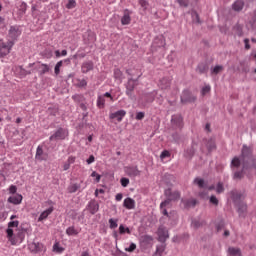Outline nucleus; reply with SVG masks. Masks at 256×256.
I'll return each instance as SVG.
<instances>
[{"label":"nucleus","mask_w":256,"mask_h":256,"mask_svg":"<svg viewBox=\"0 0 256 256\" xmlns=\"http://www.w3.org/2000/svg\"><path fill=\"white\" fill-rule=\"evenodd\" d=\"M20 35H21V31L19 30V28L15 26L10 27L8 37L11 40L4 42L3 39H0V58L7 57V55L11 53V50L13 49V45H15V41L17 37H19Z\"/></svg>","instance_id":"f257e3e1"},{"label":"nucleus","mask_w":256,"mask_h":256,"mask_svg":"<svg viewBox=\"0 0 256 256\" xmlns=\"http://www.w3.org/2000/svg\"><path fill=\"white\" fill-rule=\"evenodd\" d=\"M242 195L239 193L232 194L233 202L238 208V213L240 217H245V213H247V204L241 202Z\"/></svg>","instance_id":"f03ea898"},{"label":"nucleus","mask_w":256,"mask_h":256,"mask_svg":"<svg viewBox=\"0 0 256 256\" xmlns=\"http://www.w3.org/2000/svg\"><path fill=\"white\" fill-rule=\"evenodd\" d=\"M167 197L168 198L160 204V212L165 217H169V212L167 211V209L171 208V201H173V197H176V199H178L179 193H170Z\"/></svg>","instance_id":"7ed1b4c3"},{"label":"nucleus","mask_w":256,"mask_h":256,"mask_svg":"<svg viewBox=\"0 0 256 256\" xmlns=\"http://www.w3.org/2000/svg\"><path fill=\"white\" fill-rule=\"evenodd\" d=\"M106 101H109L110 103H113L114 101L113 96L109 92H106L105 94L98 96L97 107H99V109H105Z\"/></svg>","instance_id":"20e7f679"},{"label":"nucleus","mask_w":256,"mask_h":256,"mask_svg":"<svg viewBox=\"0 0 256 256\" xmlns=\"http://www.w3.org/2000/svg\"><path fill=\"white\" fill-rule=\"evenodd\" d=\"M19 227V221H10L8 223V228L6 230L8 241H10L11 245H15L17 242L13 239V228Z\"/></svg>","instance_id":"39448f33"},{"label":"nucleus","mask_w":256,"mask_h":256,"mask_svg":"<svg viewBox=\"0 0 256 256\" xmlns=\"http://www.w3.org/2000/svg\"><path fill=\"white\" fill-rule=\"evenodd\" d=\"M69 135L66 129L59 128L52 136H50V141H59L65 139Z\"/></svg>","instance_id":"423d86ee"},{"label":"nucleus","mask_w":256,"mask_h":256,"mask_svg":"<svg viewBox=\"0 0 256 256\" xmlns=\"http://www.w3.org/2000/svg\"><path fill=\"white\" fill-rule=\"evenodd\" d=\"M171 81H173L172 77H169V76L164 77V78L160 79V81L158 83V87H160L162 89V91H165L171 87Z\"/></svg>","instance_id":"0eeeda50"},{"label":"nucleus","mask_w":256,"mask_h":256,"mask_svg":"<svg viewBox=\"0 0 256 256\" xmlns=\"http://www.w3.org/2000/svg\"><path fill=\"white\" fill-rule=\"evenodd\" d=\"M196 100H197V97L191 95V92H189V90H185L182 93V96H181L182 103H193Z\"/></svg>","instance_id":"6e6552de"},{"label":"nucleus","mask_w":256,"mask_h":256,"mask_svg":"<svg viewBox=\"0 0 256 256\" xmlns=\"http://www.w3.org/2000/svg\"><path fill=\"white\" fill-rule=\"evenodd\" d=\"M158 237L161 243H165L169 239V230L165 227H160L158 229Z\"/></svg>","instance_id":"1a4fd4ad"},{"label":"nucleus","mask_w":256,"mask_h":256,"mask_svg":"<svg viewBox=\"0 0 256 256\" xmlns=\"http://www.w3.org/2000/svg\"><path fill=\"white\" fill-rule=\"evenodd\" d=\"M48 157H49V155H47V153H44L43 147L38 146L36 149L35 159L37 161H47Z\"/></svg>","instance_id":"9d476101"},{"label":"nucleus","mask_w":256,"mask_h":256,"mask_svg":"<svg viewBox=\"0 0 256 256\" xmlns=\"http://www.w3.org/2000/svg\"><path fill=\"white\" fill-rule=\"evenodd\" d=\"M127 115V112L125 110H119L117 112L111 113L110 114V119H116L119 123L123 121V117Z\"/></svg>","instance_id":"9b49d317"},{"label":"nucleus","mask_w":256,"mask_h":256,"mask_svg":"<svg viewBox=\"0 0 256 256\" xmlns=\"http://www.w3.org/2000/svg\"><path fill=\"white\" fill-rule=\"evenodd\" d=\"M135 85H137V82L134 79L128 80V83L126 85V95L131 97L133 91H135Z\"/></svg>","instance_id":"f8f14e48"},{"label":"nucleus","mask_w":256,"mask_h":256,"mask_svg":"<svg viewBox=\"0 0 256 256\" xmlns=\"http://www.w3.org/2000/svg\"><path fill=\"white\" fill-rule=\"evenodd\" d=\"M29 249H30V251L32 253H39V252L43 251V249H45V246H43L42 243H39V242L35 243V242H33V243H31L29 245Z\"/></svg>","instance_id":"ddd939ff"},{"label":"nucleus","mask_w":256,"mask_h":256,"mask_svg":"<svg viewBox=\"0 0 256 256\" xmlns=\"http://www.w3.org/2000/svg\"><path fill=\"white\" fill-rule=\"evenodd\" d=\"M87 209L91 215H95V213L99 211V203H97L95 200H92L89 202Z\"/></svg>","instance_id":"4468645a"},{"label":"nucleus","mask_w":256,"mask_h":256,"mask_svg":"<svg viewBox=\"0 0 256 256\" xmlns=\"http://www.w3.org/2000/svg\"><path fill=\"white\" fill-rule=\"evenodd\" d=\"M13 239L15 240V244L12 245H19L23 243V241L25 240V230H19L16 234V237L13 236Z\"/></svg>","instance_id":"2eb2a0df"},{"label":"nucleus","mask_w":256,"mask_h":256,"mask_svg":"<svg viewBox=\"0 0 256 256\" xmlns=\"http://www.w3.org/2000/svg\"><path fill=\"white\" fill-rule=\"evenodd\" d=\"M121 23L122 25H129V23H131V11H129V9L124 10Z\"/></svg>","instance_id":"dca6fc26"},{"label":"nucleus","mask_w":256,"mask_h":256,"mask_svg":"<svg viewBox=\"0 0 256 256\" xmlns=\"http://www.w3.org/2000/svg\"><path fill=\"white\" fill-rule=\"evenodd\" d=\"M9 203L13 205H19L23 201V196L21 194H14L8 198Z\"/></svg>","instance_id":"f3484780"},{"label":"nucleus","mask_w":256,"mask_h":256,"mask_svg":"<svg viewBox=\"0 0 256 256\" xmlns=\"http://www.w3.org/2000/svg\"><path fill=\"white\" fill-rule=\"evenodd\" d=\"M53 211H55V208H53V206L49 207L48 209L44 210L39 218L38 221H45V219H47V217H49V215H51V213H53Z\"/></svg>","instance_id":"a211bd4d"},{"label":"nucleus","mask_w":256,"mask_h":256,"mask_svg":"<svg viewBox=\"0 0 256 256\" xmlns=\"http://www.w3.org/2000/svg\"><path fill=\"white\" fill-rule=\"evenodd\" d=\"M93 62L92 61H87L84 62L81 66V71L82 73H89V71H93Z\"/></svg>","instance_id":"6ab92c4d"},{"label":"nucleus","mask_w":256,"mask_h":256,"mask_svg":"<svg viewBox=\"0 0 256 256\" xmlns=\"http://www.w3.org/2000/svg\"><path fill=\"white\" fill-rule=\"evenodd\" d=\"M172 123L176 125V127H183V117H181V115L172 116Z\"/></svg>","instance_id":"aec40b11"},{"label":"nucleus","mask_w":256,"mask_h":256,"mask_svg":"<svg viewBox=\"0 0 256 256\" xmlns=\"http://www.w3.org/2000/svg\"><path fill=\"white\" fill-rule=\"evenodd\" d=\"M86 35L88 37V39H85V35H84V41H86V43H95V41L97 39L95 32L88 31V32H86Z\"/></svg>","instance_id":"412c9836"},{"label":"nucleus","mask_w":256,"mask_h":256,"mask_svg":"<svg viewBox=\"0 0 256 256\" xmlns=\"http://www.w3.org/2000/svg\"><path fill=\"white\" fill-rule=\"evenodd\" d=\"M243 7H245V2H243V0H237L232 5V8L234 9V11H242Z\"/></svg>","instance_id":"4be33fe9"},{"label":"nucleus","mask_w":256,"mask_h":256,"mask_svg":"<svg viewBox=\"0 0 256 256\" xmlns=\"http://www.w3.org/2000/svg\"><path fill=\"white\" fill-rule=\"evenodd\" d=\"M153 45L154 47H165V38L163 36L155 38Z\"/></svg>","instance_id":"5701e85b"},{"label":"nucleus","mask_w":256,"mask_h":256,"mask_svg":"<svg viewBox=\"0 0 256 256\" xmlns=\"http://www.w3.org/2000/svg\"><path fill=\"white\" fill-rule=\"evenodd\" d=\"M124 207H126V209H135V200L131 199V198H126L124 200Z\"/></svg>","instance_id":"b1692460"},{"label":"nucleus","mask_w":256,"mask_h":256,"mask_svg":"<svg viewBox=\"0 0 256 256\" xmlns=\"http://www.w3.org/2000/svg\"><path fill=\"white\" fill-rule=\"evenodd\" d=\"M126 173L130 176V177H137V175H139V169H137V167H129L126 169Z\"/></svg>","instance_id":"393cba45"},{"label":"nucleus","mask_w":256,"mask_h":256,"mask_svg":"<svg viewBox=\"0 0 256 256\" xmlns=\"http://www.w3.org/2000/svg\"><path fill=\"white\" fill-rule=\"evenodd\" d=\"M182 202L184 203V207H186V209H191L192 207H195V205H197L196 199L184 200Z\"/></svg>","instance_id":"a878e982"},{"label":"nucleus","mask_w":256,"mask_h":256,"mask_svg":"<svg viewBox=\"0 0 256 256\" xmlns=\"http://www.w3.org/2000/svg\"><path fill=\"white\" fill-rule=\"evenodd\" d=\"M191 225H192L193 229H199V227H203V225H205V221L199 220V219H194V220H192Z\"/></svg>","instance_id":"bb28decb"},{"label":"nucleus","mask_w":256,"mask_h":256,"mask_svg":"<svg viewBox=\"0 0 256 256\" xmlns=\"http://www.w3.org/2000/svg\"><path fill=\"white\" fill-rule=\"evenodd\" d=\"M228 253L229 255H232V256H241V249L230 247L228 248Z\"/></svg>","instance_id":"cd10ccee"},{"label":"nucleus","mask_w":256,"mask_h":256,"mask_svg":"<svg viewBox=\"0 0 256 256\" xmlns=\"http://www.w3.org/2000/svg\"><path fill=\"white\" fill-rule=\"evenodd\" d=\"M66 235H79V230L75 229V226H70L66 229Z\"/></svg>","instance_id":"c85d7f7f"},{"label":"nucleus","mask_w":256,"mask_h":256,"mask_svg":"<svg viewBox=\"0 0 256 256\" xmlns=\"http://www.w3.org/2000/svg\"><path fill=\"white\" fill-rule=\"evenodd\" d=\"M38 69L40 71V75H45V73H49L50 71L49 65L47 64H40Z\"/></svg>","instance_id":"c756f323"},{"label":"nucleus","mask_w":256,"mask_h":256,"mask_svg":"<svg viewBox=\"0 0 256 256\" xmlns=\"http://www.w3.org/2000/svg\"><path fill=\"white\" fill-rule=\"evenodd\" d=\"M194 185H197V187H199L200 189H203L205 188V185H206L205 180L202 178H196L194 180Z\"/></svg>","instance_id":"7c9ffc66"},{"label":"nucleus","mask_w":256,"mask_h":256,"mask_svg":"<svg viewBox=\"0 0 256 256\" xmlns=\"http://www.w3.org/2000/svg\"><path fill=\"white\" fill-rule=\"evenodd\" d=\"M119 233L120 235H125V233L131 235V230L129 229V227H125L123 224H121L119 226Z\"/></svg>","instance_id":"2f4dec72"},{"label":"nucleus","mask_w":256,"mask_h":256,"mask_svg":"<svg viewBox=\"0 0 256 256\" xmlns=\"http://www.w3.org/2000/svg\"><path fill=\"white\" fill-rule=\"evenodd\" d=\"M63 67V61H59L57 62V64L55 65V68H54V73L55 75H59L61 73V68Z\"/></svg>","instance_id":"473e14b6"},{"label":"nucleus","mask_w":256,"mask_h":256,"mask_svg":"<svg viewBox=\"0 0 256 256\" xmlns=\"http://www.w3.org/2000/svg\"><path fill=\"white\" fill-rule=\"evenodd\" d=\"M17 71L18 73H20V77H25V75H31V71H27L23 67H18Z\"/></svg>","instance_id":"72a5a7b5"},{"label":"nucleus","mask_w":256,"mask_h":256,"mask_svg":"<svg viewBox=\"0 0 256 256\" xmlns=\"http://www.w3.org/2000/svg\"><path fill=\"white\" fill-rule=\"evenodd\" d=\"M114 77L118 79L119 81H123V72H121L119 69L114 70Z\"/></svg>","instance_id":"f704fd0d"},{"label":"nucleus","mask_w":256,"mask_h":256,"mask_svg":"<svg viewBox=\"0 0 256 256\" xmlns=\"http://www.w3.org/2000/svg\"><path fill=\"white\" fill-rule=\"evenodd\" d=\"M75 7H77V1L68 0V3L66 4V9H75Z\"/></svg>","instance_id":"c9c22d12"},{"label":"nucleus","mask_w":256,"mask_h":256,"mask_svg":"<svg viewBox=\"0 0 256 256\" xmlns=\"http://www.w3.org/2000/svg\"><path fill=\"white\" fill-rule=\"evenodd\" d=\"M221 71H223V66L217 65L212 69V74L218 75V73H221Z\"/></svg>","instance_id":"e433bc0d"},{"label":"nucleus","mask_w":256,"mask_h":256,"mask_svg":"<svg viewBox=\"0 0 256 256\" xmlns=\"http://www.w3.org/2000/svg\"><path fill=\"white\" fill-rule=\"evenodd\" d=\"M207 149L208 151H213L215 149V140L210 139L207 143Z\"/></svg>","instance_id":"4c0bfd02"},{"label":"nucleus","mask_w":256,"mask_h":256,"mask_svg":"<svg viewBox=\"0 0 256 256\" xmlns=\"http://www.w3.org/2000/svg\"><path fill=\"white\" fill-rule=\"evenodd\" d=\"M243 171H245V169H242L241 171H236L235 173H234V179H243V177H244V173H243Z\"/></svg>","instance_id":"58836bf2"},{"label":"nucleus","mask_w":256,"mask_h":256,"mask_svg":"<svg viewBox=\"0 0 256 256\" xmlns=\"http://www.w3.org/2000/svg\"><path fill=\"white\" fill-rule=\"evenodd\" d=\"M109 225H110V229H117L118 227L117 220L110 218Z\"/></svg>","instance_id":"ea45409f"},{"label":"nucleus","mask_w":256,"mask_h":256,"mask_svg":"<svg viewBox=\"0 0 256 256\" xmlns=\"http://www.w3.org/2000/svg\"><path fill=\"white\" fill-rule=\"evenodd\" d=\"M135 249H137V245L135 243H131L128 248H125V251L128 253H133Z\"/></svg>","instance_id":"a19ab883"},{"label":"nucleus","mask_w":256,"mask_h":256,"mask_svg":"<svg viewBox=\"0 0 256 256\" xmlns=\"http://www.w3.org/2000/svg\"><path fill=\"white\" fill-rule=\"evenodd\" d=\"M180 7H189V0H177Z\"/></svg>","instance_id":"79ce46f5"},{"label":"nucleus","mask_w":256,"mask_h":256,"mask_svg":"<svg viewBox=\"0 0 256 256\" xmlns=\"http://www.w3.org/2000/svg\"><path fill=\"white\" fill-rule=\"evenodd\" d=\"M166 157H171V152L168 150L162 151V153L160 155V159H166Z\"/></svg>","instance_id":"37998d69"},{"label":"nucleus","mask_w":256,"mask_h":256,"mask_svg":"<svg viewBox=\"0 0 256 256\" xmlns=\"http://www.w3.org/2000/svg\"><path fill=\"white\" fill-rule=\"evenodd\" d=\"M142 241L144 243H151V241H153V237L149 236V235H144V236H142Z\"/></svg>","instance_id":"c03bdc74"},{"label":"nucleus","mask_w":256,"mask_h":256,"mask_svg":"<svg viewBox=\"0 0 256 256\" xmlns=\"http://www.w3.org/2000/svg\"><path fill=\"white\" fill-rule=\"evenodd\" d=\"M197 71H198V73H205L207 71V66H205L204 64H200L197 67Z\"/></svg>","instance_id":"a18cd8bd"},{"label":"nucleus","mask_w":256,"mask_h":256,"mask_svg":"<svg viewBox=\"0 0 256 256\" xmlns=\"http://www.w3.org/2000/svg\"><path fill=\"white\" fill-rule=\"evenodd\" d=\"M209 201L212 205H219V199L215 195H212Z\"/></svg>","instance_id":"49530a36"},{"label":"nucleus","mask_w":256,"mask_h":256,"mask_svg":"<svg viewBox=\"0 0 256 256\" xmlns=\"http://www.w3.org/2000/svg\"><path fill=\"white\" fill-rule=\"evenodd\" d=\"M217 193H223L225 191V188L223 187V183L219 182L216 186Z\"/></svg>","instance_id":"de8ad7c7"},{"label":"nucleus","mask_w":256,"mask_h":256,"mask_svg":"<svg viewBox=\"0 0 256 256\" xmlns=\"http://www.w3.org/2000/svg\"><path fill=\"white\" fill-rule=\"evenodd\" d=\"M211 91V86L206 85L202 88V95L205 96L207 95V93H209Z\"/></svg>","instance_id":"09e8293b"},{"label":"nucleus","mask_w":256,"mask_h":256,"mask_svg":"<svg viewBox=\"0 0 256 256\" xmlns=\"http://www.w3.org/2000/svg\"><path fill=\"white\" fill-rule=\"evenodd\" d=\"M156 252L163 255V253H165V244H161L160 246H157Z\"/></svg>","instance_id":"8fccbe9b"},{"label":"nucleus","mask_w":256,"mask_h":256,"mask_svg":"<svg viewBox=\"0 0 256 256\" xmlns=\"http://www.w3.org/2000/svg\"><path fill=\"white\" fill-rule=\"evenodd\" d=\"M91 177H95V182L99 183L101 181V175L97 174V172H92Z\"/></svg>","instance_id":"3c124183"},{"label":"nucleus","mask_w":256,"mask_h":256,"mask_svg":"<svg viewBox=\"0 0 256 256\" xmlns=\"http://www.w3.org/2000/svg\"><path fill=\"white\" fill-rule=\"evenodd\" d=\"M120 183L122 187H127L129 185V178H121Z\"/></svg>","instance_id":"603ef678"},{"label":"nucleus","mask_w":256,"mask_h":256,"mask_svg":"<svg viewBox=\"0 0 256 256\" xmlns=\"http://www.w3.org/2000/svg\"><path fill=\"white\" fill-rule=\"evenodd\" d=\"M136 119H137V121H141L142 119H145V113H143V112H138V113L136 114Z\"/></svg>","instance_id":"864d4df0"},{"label":"nucleus","mask_w":256,"mask_h":256,"mask_svg":"<svg viewBox=\"0 0 256 256\" xmlns=\"http://www.w3.org/2000/svg\"><path fill=\"white\" fill-rule=\"evenodd\" d=\"M54 251H57V253H61L63 251V248L59 247V244H54L53 246Z\"/></svg>","instance_id":"5fc2aeb1"},{"label":"nucleus","mask_w":256,"mask_h":256,"mask_svg":"<svg viewBox=\"0 0 256 256\" xmlns=\"http://www.w3.org/2000/svg\"><path fill=\"white\" fill-rule=\"evenodd\" d=\"M86 162L88 163V165H91V163H95V156L90 155Z\"/></svg>","instance_id":"6e6d98bb"},{"label":"nucleus","mask_w":256,"mask_h":256,"mask_svg":"<svg viewBox=\"0 0 256 256\" xmlns=\"http://www.w3.org/2000/svg\"><path fill=\"white\" fill-rule=\"evenodd\" d=\"M20 9L22 13H25L27 11V4L25 2H22L20 5Z\"/></svg>","instance_id":"4d7b16f0"},{"label":"nucleus","mask_w":256,"mask_h":256,"mask_svg":"<svg viewBox=\"0 0 256 256\" xmlns=\"http://www.w3.org/2000/svg\"><path fill=\"white\" fill-rule=\"evenodd\" d=\"M70 167H71V164L68 162H65L63 164V171H69Z\"/></svg>","instance_id":"13d9d810"},{"label":"nucleus","mask_w":256,"mask_h":256,"mask_svg":"<svg viewBox=\"0 0 256 256\" xmlns=\"http://www.w3.org/2000/svg\"><path fill=\"white\" fill-rule=\"evenodd\" d=\"M5 181H6L5 175L0 174V187L1 185H5Z\"/></svg>","instance_id":"bf43d9fd"},{"label":"nucleus","mask_w":256,"mask_h":256,"mask_svg":"<svg viewBox=\"0 0 256 256\" xmlns=\"http://www.w3.org/2000/svg\"><path fill=\"white\" fill-rule=\"evenodd\" d=\"M10 193H17V186L11 185L9 188Z\"/></svg>","instance_id":"052dcab7"},{"label":"nucleus","mask_w":256,"mask_h":256,"mask_svg":"<svg viewBox=\"0 0 256 256\" xmlns=\"http://www.w3.org/2000/svg\"><path fill=\"white\" fill-rule=\"evenodd\" d=\"M67 163H69L70 165H72V163H75V157H74V156H70V157L67 159Z\"/></svg>","instance_id":"680f3d73"},{"label":"nucleus","mask_w":256,"mask_h":256,"mask_svg":"<svg viewBox=\"0 0 256 256\" xmlns=\"http://www.w3.org/2000/svg\"><path fill=\"white\" fill-rule=\"evenodd\" d=\"M244 43H245V49H247V50L251 49V45H249V39L246 38L244 40Z\"/></svg>","instance_id":"e2e57ef3"},{"label":"nucleus","mask_w":256,"mask_h":256,"mask_svg":"<svg viewBox=\"0 0 256 256\" xmlns=\"http://www.w3.org/2000/svg\"><path fill=\"white\" fill-rule=\"evenodd\" d=\"M71 189H72V191L75 193V191H78L79 185H77V184H72V185H71Z\"/></svg>","instance_id":"0e129e2a"},{"label":"nucleus","mask_w":256,"mask_h":256,"mask_svg":"<svg viewBox=\"0 0 256 256\" xmlns=\"http://www.w3.org/2000/svg\"><path fill=\"white\" fill-rule=\"evenodd\" d=\"M139 5H141V7H145L147 2L145 0H139Z\"/></svg>","instance_id":"69168bd1"},{"label":"nucleus","mask_w":256,"mask_h":256,"mask_svg":"<svg viewBox=\"0 0 256 256\" xmlns=\"http://www.w3.org/2000/svg\"><path fill=\"white\" fill-rule=\"evenodd\" d=\"M86 85H87V81L86 80H81L80 81V86L81 87H86Z\"/></svg>","instance_id":"338daca9"},{"label":"nucleus","mask_w":256,"mask_h":256,"mask_svg":"<svg viewBox=\"0 0 256 256\" xmlns=\"http://www.w3.org/2000/svg\"><path fill=\"white\" fill-rule=\"evenodd\" d=\"M81 256H91L88 251H84L81 253Z\"/></svg>","instance_id":"774afa93"}]
</instances>
